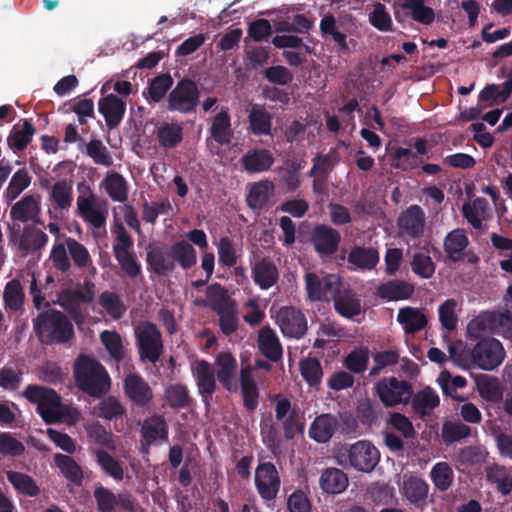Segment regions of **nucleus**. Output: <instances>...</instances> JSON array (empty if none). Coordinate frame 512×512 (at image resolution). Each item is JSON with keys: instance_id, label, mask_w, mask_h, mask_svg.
Wrapping results in <instances>:
<instances>
[{"instance_id": "f257e3e1", "label": "nucleus", "mask_w": 512, "mask_h": 512, "mask_svg": "<svg viewBox=\"0 0 512 512\" xmlns=\"http://www.w3.org/2000/svg\"><path fill=\"white\" fill-rule=\"evenodd\" d=\"M77 387L84 393L101 397L110 390L111 379L105 367L95 358L80 354L73 366Z\"/></svg>"}, {"instance_id": "f03ea898", "label": "nucleus", "mask_w": 512, "mask_h": 512, "mask_svg": "<svg viewBox=\"0 0 512 512\" xmlns=\"http://www.w3.org/2000/svg\"><path fill=\"white\" fill-rule=\"evenodd\" d=\"M33 329L43 344H64L74 336V328L67 316L59 310L48 309L33 319Z\"/></svg>"}, {"instance_id": "7ed1b4c3", "label": "nucleus", "mask_w": 512, "mask_h": 512, "mask_svg": "<svg viewBox=\"0 0 512 512\" xmlns=\"http://www.w3.org/2000/svg\"><path fill=\"white\" fill-rule=\"evenodd\" d=\"M22 395L30 403L37 405V412L46 424H54L64 418L66 407L62 405L61 396L54 389L29 384Z\"/></svg>"}, {"instance_id": "20e7f679", "label": "nucleus", "mask_w": 512, "mask_h": 512, "mask_svg": "<svg viewBox=\"0 0 512 512\" xmlns=\"http://www.w3.org/2000/svg\"><path fill=\"white\" fill-rule=\"evenodd\" d=\"M206 295L210 308L219 316L218 325L225 336L235 333L239 319L235 303L229 299L227 290L219 283L208 286Z\"/></svg>"}, {"instance_id": "39448f33", "label": "nucleus", "mask_w": 512, "mask_h": 512, "mask_svg": "<svg viewBox=\"0 0 512 512\" xmlns=\"http://www.w3.org/2000/svg\"><path fill=\"white\" fill-rule=\"evenodd\" d=\"M337 460L342 466L369 473L379 463L380 453L371 442L359 440L353 444H345L338 452Z\"/></svg>"}, {"instance_id": "423d86ee", "label": "nucleus", "mask_w": 512, "mask_h": 512, "mask_svg": "<svg viewBox=\"0 0 512 512\" xmlns=\"http://www.w3.org/2000/svg\"><path fill=\"white\" fill-rule=\"evenodd\" d=\"M134 335L140 361L156 364L164 352L162 334L157 325L142 321L135 327Z\"/></svg>"}, {"instance_id": "0eeeda50", "label": "nucleus", "mask_w": 512, "mask_h": 512, "mask_svg": "<svg viewBox=\"0 0 512 512\" xmlns=\"http://www.w3.org/2000/svg\"><path fill=\"white\" fill-rule=\"evenodd\" d=\"M374 389L385 407L407 405L413 396L412 384L394 376L382 378L374 385Z\"/></svg>"}, {"instance_id": "6e6552de", "label": "nucleus", "mask_w": 512, "mask_h": 512, "mask_svg": "<svg viewBox=\"0 0 512 512\" xmlns=\"http://www.w3.org/2000/svg\"><path fill=\"white\" fill-rule=\"evenodd\" d=\"M304 281L307 298L311 302H328L336 295L338 288L342 287L340 278L335 274L321 277L315 272H307Z\"/></svg>"}, {"instance_id": "1a4fd4ad", "label": "nucleus", "mask_w": 512, "mask_h": 512, "mask_svg": "<svg viewBox=\"0 0 512 512\" xmlns=\"http://www.w3.org/2000/svg\"><path fill=\"white\" fill-rule=\"evenodd\" d=\"M199 102V90L196 83L184 78L176 84L168 95L167 108L180 113L194 112Z\"/></svg>"}, {"instance_id": "9d476101", "label": "nucleus", "mask_w": 512, "mask_h": 512, "mask_svg": "<svg viewBox=\"0 0 512 512\" xmlns=\"http://www.w3.org/2000/svg\"><path fill=\"white\" fill-rule=\"evenodd\" d=\"M475 366L491 371L497 368L505 358V350L495 338H481L474 346Z\"/></svg>"}, {"instance_id": "9b49d317", "label": "nucleus", "mask_w": 512, "mask_h": 512, "mask_svg": "<svg viewBox=\"0 0 512 512\" xmlns=\"http://www.w3.org/2000/svg\"><path fill=\"white\" fill-rule=\"evenodd\" d=\"M275 418L282 422V429L286 440H293L297 434L304 433V424L300 421L299 412L292 407L291 401L278 395L275 404Z\"/></svg>"}, {"instance_id": "f8f14e48", "label": "nucleus", "mask_w": 512, "mask_h": 512, "mask_svg": "<svg viewBox=\"0 0 512 512\" xmlns=\"http://www.w3.org/2000/svg\"><path fill=\"white\" fill-rule=\"evenodd\" d=\"M254 481L255 487L263 500L271 501L277 497L281 486V479L273 463H259L255 470Z\"/></svg>"}, {"instance_id": "ddd939ff", "label": "nucleus", "mask_w": 512, "mask_h": 512, "mask_svg": "<svg viewBox=\"0 0 512 512\" xmlns=\"http://www.w3.org/2000/svg\"><path fill=\"white\" fill-rule=\"evenodd\" d=\"M215 374L217 380L230 393H235L239 389V381L237 380L238 363L231 352H220L215 358Z\"/></svg>"}, {"instance_id": "4468645a", "label": "nucleus", "mask_w": 512, "mask_h": 512, "mask_svg": "<svg viewBox=\"0 0 512 512\" xmlns=\"http://www.w3.org/2000/svg\"><path fill=\"white\" fill-rule=\"evenodd\" d=\"M277 322L282 333L290 338L300 339L307 332L304 313L293 306L282 307L277 314Z\"/></svg>"}, {"instance_id": "2eb2a0df", "label": "nucleus", "mask_w": 512, "mask_h": 512, "mask_svg": "<svg viewBox=\"0 0 512 512\" xmlns=\"http://www.w3.org/2000/svg\"><path fill=\"white\" fill-rule=\"evenodd\" d=\"M124 393L139 408H147L153 402V390L148 382L137 373H130L124 379Z\"/></svg>"}, {"instance_id": "dca6fc26", "label": "nucleus", "mask_w": 512, "mask_h": 512, "mask_svg": "<svg viewBox=\"0 0 512 512\" xmlns=\"http://www.w3.org/2000/svg\"><path fill=\"white\" fill-rule=\"evenodd\" d=\"M311 242L319 256L327 257L338 251L341 235L338 230L331 226L319 224L312 230Z\"/></svg>"}, {"instance_id": "f3484780", "label": "nucleus", "mask_w": 512, "mask_h": 512, "mask_svg": "<svg viewBox=\"0 0 512 512\" xmlns=\"http://www.w3.org/2000/svg\"><path fill=\"white\" fill-rule=\"evenodd\" d=\"M191 372L196 381L199 394L203 397V401L208 404L217 390V377L212 365L204 359L196 360L191 365Z\"/></svg>"}, {"instance_id": "a211bd4d", "label": "nucleus", "mask_w": 512, "mask_h": 512, "mask_svg": "<svg viewBox=\"0 0 512 512\" xmlns=\"http://www.w3.org/2000/svg\"><path fill=\"white\" fill-rule=\"evenodd\" d=\"M77 213L84 222L95 229H100L106 224L107 211L99 207L96 196L92 192L87 196L77 197Z\"/></svg>"}, {"instance_id": "6ab92c4d", "label": "nucleus", "mask_w": 512, "mask_h": 512, "mask_svg": "<svg viewBox=\"0 0 512 512\" xmlns=\"http://www.w3.org/2000/svg\"><path fill=\"white\" fill-rule=\"evenodd\" d=\"M9 242L13 244L18 243V248L21 251H38L45 247L48 242V236L41 229L33 225H27L23 228L19 239L17 237V232L11 230L9 234Z\"/></svg>"}, {"instance_id": "aec40b11", "label": "nucleus", "mask_w": 512, "mask_h": 512, "mask_svg": "<svg viewBox=\"0 0 512 512\" xmlns=\"http://www.w3.org/2000/svg\"><path fill=\"white\" fill-rule=\"evenodd\" d=\"M93 292L87 289L86 292L81 289H66L62 291L57 303L64 308L68 314L76 321L82 318L81 304H89L93 300Z\"/></svg>"}, {"instance_id": "412c9836", "label": "nucleus", "mask_w": 512, "mask_h": 512, "mask_svg": "<svg viewBox=\"0 0 512 512\" xmlns=\"http://www.w3.org/2000/svg\"><path fill=\"white\" fill-rule=\"evenodd\" d=\"M146 262L149 270L158 276L167 275L175 269L171 248L168 249L165 246H150L146 254Z\"/></svg>"}, {"instance_id": "4be33fe9", "label": "nucleus", "mask_w": 512, "mask_h": 512, "mask_svg": "<svg viewBox=\"0 0 512 512\" xmlns=\"http://www.w3.org/2000/svg\"><path fill=\"white\" fill-rule=\"evenodd\" d=\"M251 277L258 287L268 290L278 282L279 271L270 258L264 257L251 264Z\"/></svg>"}, {"instance_id": "5701e85b", "label": "nucleus", "mask_w": 512, "mask_h": 512, "mask_svg": "<svg viewBox=\"0 0 512 512\" xmlns=\"http://www.w3.org/2000/svg\"><path fill=\"white\" fill-rule=\"evenodd\" d=\"M98 110L103 115L107 127L114 129L121 123L124 117L126 102L115 94H109L100 98Z\"/></svg>"}, {"instance_id": "b1692460", "label": "nucleus", "mask_w": 512, "mask_h": 512, "mask_svg": "<svg viewBox=\"0 0 512 512\" xmlns=\"http://www.w3.org/2000/svg\"><path fill=\"white\" fill-rule=\"evenodd\" d=\"M257 347L260 353L271 362H278L283 357V348L279 337L268 325L258 331Z\"/></svg>"}, {"instance_id": "393cba45", "label": "nucleus", "mask_w": 512, "mask_h": 512, "mask_svg": "<svg viewBox=\"0 0 512 512\" xmlns=\"http://www.w3.org/2000/svg\"><path fill=\"white\" fill-rule=\"evenodd\" d=\"M398 226L408 236L416 239L424 233L425 213L418 205H411L399 217Z\"/></svg>"}, {"instance_id": "a878e982", "label": "nucleus", "mask_w": 512, "mask_h": 512, "mask_svg": "<svg viewBox=\"0 0 512 512\" xmlns=\"http://www.w3.org/2000/svg\"><path fill=\"white\" fill-rule=\"evenodd\" d=\"M468 245L469 239L466 231L462 228H456L450 231L443 241V249L448 259L453 263L464 260Z\"/></svg>"}, {"instance_id": "bb28decb", "label": "nucleus", "mask_w": 512, "mask_h": 512, "mask_svg": "<svg viewBox=\"0 0 512 512\" xmlns=\"http://www.w3.org/2000/svg\"><path fill=\"white\" fill-rule=\"evenodd\" d=\"M41 197L38 194L25 195L16 202L10 210V217L14 221L26 223L35 221L41 211Z\"/></svg>"}, {"instance_id": "cd10ccee", "label": "nucleus", "mask_w": 512, "mask_h": 512, "mask_svg": "<svg viewBox=\"0 0 512 512\" xmlns=\"http://www.w3.org/2000/svg\"><path fill=\"white\" fill-rule=\"evenodd\" d=\"M331 299L334 302L335 311L342 317L352 319L362 312L361 300L351 289L338 288V292Z\"/></svg>"}, {"instance_id": "c85d7f7f", "label": "nucleus", "mask_w": 512, "mask_h": 512, "mask_svg": "<svg viewBox=\"0 0 512 512\" xmlns=\"http://www.w3.org/2000/svg\"><path fill=\"white\" fill-rule=\"evenodd\" d=\"M239 386L245 409L250 413L254 412L259 404V389L250 365L241 368Z\"/></svg>"}, {"instance_id": "c756f323", "label": "nucleus", "mask_w": 512, "mask_h": 512, "mask_svg": "<svg viewBox=\"0 0 512 512\" xmlns=\"http://www.w3.org/2000/svg\"><path fill=\"white\" fill-rule=\"evenodd\" d=\"M141 438L145 439V445H152L157 440H168L169 428L165 417L161 414H153L146 418L140 429Z\"/></svg>"}, {"instance_id": "7c9ffc66", "label": "nucleus", "mask_w": 512, "mask_h": 512, "mask_svg": "<svg viewBox=\"0 0 512 512\" xmlns=\"http://www.w3.org/2000/svg\"><path fill=\"white\" fill-rule=\"evenodd\" d=\"M415 292L414 284L404 280H389L380 284L376 295L386 301H398L411 298Z\"/></svg>"}, {"instance_id": "2f4dec72", "label": "nucleus", "mask_w": 512, "mask_h": 512, "mask_svg": "<svg viewBox=\"0 0 512 512\" xmlns=\"http://www.w3.org/2000/svg\"><path fill=\"white\" fill-rule=\"evenodd\" d=\"M349 270H372L379 262V253L373 247L354 246L348 256Z\"/></svg>"}, {"instance_id": "473e14b6", "label": "nucleus", "mask_w": 512, "mask_h": 512, "mask_svg": "<svg viewBox=\"0 0 512 512\" xmlns=\"http://www.w3.org/2000/svg\"><path fill=\"white\" fill-rule=\"evenodd\" d=\"M274 157L270 150L254 148L249 150L241 158V164L249 173H261L268 171L274 164Z\"/></svg>"}, {"instance_id": "72a5a7b5", "label": "nucleus", "mask_w": 512, "mask_h": 512, "mask_svg": "<svg viewBox=\"0 0 512 512\" xmlns=\"http://www.w3.org/2000/svg\"><path fill=\"white\" fill-rule=\"evenodd\" d=\"M512 94V69L507 74V80L502 84V89L496 84L486 85L478 96L479 104L489 102L484 105L485 107H491L494 104H501L505 102Z\"/></svg>"}, {"instance_id": "f704fd0d", "label": "nucleus", "mask_w": 512, "mask_h": 512, "mask_svg": "<svg viewBox=\"0 0 512 512\" xmlns=\"http://www.w3.org/2000/svg\"><path fill=\"white\" fill-rule=\"evenodd\" d=\"M49 199L54 211H68L73 205V186L68 180L62 179L51 186Z\"/></svg>"}, {"instance_id": "c9c22d12", "label": "nucleus", "mask_w": 512, "mask_h": 512, "mask_svg": "<svg viewBox=\"0 0 512 512\" xmlns=\"http://www.w3.org/2000/svg\"><path fill=\"white\" fill-rule=\"evenodd\" d=\"M410 402L415 414L424 419L434 408L439 406L440 398L431 387H425L416 393L413 392Z\"/></svg>"}, {"instance_id": "e433bc0d", "label": "nucleus", "mask_w": 512, "mask_h": 512, "mask_svg": "<svg viewBox=\"0 0 512 512\" xmlns=\"http://www.w3.org/2000/svg\"><path fill=\"white\" fill-rule=\"evenodd\" d=\"M462 214L474 229L480 230L483 227V220L490 215L489 202L483 197H477L471 203H464Z\"/></svg>"}, {"instance_id": "4c0bfd02", "label": "nucleus", "mask_w": 512, "mask_h": 512, "mask_svg": "<svg viewBox=\"0 0 512 512\" xmlns=\"http://www.w3.org/2000/svg\"><path fill=\"white\" fill-rule=\"evenodd\" d=\"M319 484L327 494H340L348 487L349 480L347 474L341 469L331 467L322 472Z\"/></svg>"}, {"instance_id": "58836bf2", "label": "nucleus", "mask_w": 512, "mask_h": 512, "mask_svg": "<svg viewBox=\"0 0 512 512\" xmlns=\"http://www.w3.org/2000/svg\"><path fill=\"white\" fill-rule=\"evenodd\" d=\"M337 423L332 414H321L311 423L309 436L318 443H326L333 437Z\"/></svg>"}, {"instance_id": "ea45409f", "label": "nucleus", "mask_w": 512, "mask_h": 512, "mask_svg": "<svg viewBox=\"0 0 512 512\" xmlns=\"http://www.w3.org/2000/svg\"><path fill=\"white\" fill-rule=\"evenodd\" d=\"M211 137L220 145H228L231 142L233 132L231 129V117L228 108H222L213 118L210 127Z\"/></svg>"}, {"instance_id": "a19ab883", "label": "nucleus", "mask_w": 512, "mask_h": 512, "mask_svg": "<svg viewBox=\"0 0 512 512\" xmlns=\"http://www.w3.org/2000/svg\"><path fill=\"white\" fill-rule=\"evenodd\" d=\"M402 490L403 495L411 504L421 506L426 502L429 485L418 476H410L404 480Z\"/></svg>"}, {"instance_id": "79ce46f5", "label": "nucleus", "mask_w": 512, "mask_h": 512, "mask_svg": "<svg viewBox=\"0 0 512 512\" xmlns=\"http://www.w3.org/2000/svg\"><path fill=\"white\" fill-rule=\"evenodd\" d=\"M397 321L402 325L405 333L414 334L425 328L427 318L424 313L414 307L401 308L397 315Z\"/></svg>"}, {"instance_id": "37998d69", "label": "nucleus", "mask_w": 512, "mask_h": 512, "mask_svg": "<svg viewBox=\"0 0 512 512\" xmlns=\"http://www.w3.org/2000/svg\"><path fill=\"white\" fill-rule=\"evenodd\" d=\"M36 132L31 120L25 119L22 127L14 125L7 137L8 146L14 151L24 150L32 141L33 135Z\"/></svg>"}, {"instance_id": "c03bdc74", "label": "nucleus", "mask_w": 512, "mask_h": 512, "mask_svg": "<svg viewBox=\"0 0 512 512\" xmlns=\"http://www.w3.org/2000/svg\"><path fill=\"white\" fill-rule=\"evenodd\" d=\"M102 186L111 200L123 203L128 199V183L121 174L117 172L107 174L102 181Z\"/></svg>"}, {"instance_id": "a18cd8bd", "label": "nucleus", "mask_w": 512, "mask_h": 512, "mask_svg": "<svg viewBox=\"0 0 512 512\" xmlns=\"http://www.w3.org/2000/svg\"><path fill=\"white\" fill-rule=\"evenodd\" d=\"M449 357L453 363L463 369H470L475 366L474 347L470 348L467 343L458 340L452 342L448 347Z\"/></svg>"}, {"instance_id": "49530a36", "label": "nucleus", "mask_w": 512, "mask_h": 512, "mask_svg": "<svg viewBox=\"0 0 512 512\" xmlns=\"http://www.w3.org/2000/svg\"><path fill=\"white\" fill-rule=\"evenodd\" d=\"M437 382L445 396L451 397L458 402H464L466 400L465 396L459 395L456 392L457 388H464L467 385L465 377L460 375L452 376L449 371L444 370L439 374Z\"/></svg>"}, {"instance_id": "de8ad7c7", "label": "nucleus", "mask_w": 512, "mask_h": 512, "mask_svg": "<svg viewBox=\"0 0 512 512\" xmlns=\"http://www.w3.org/2000/svg\"><path fill=\"white\" fill-rule=\"evenodd\" d=\"M6 478L18 493L29 497H36L40 493V488L36 481L25 473L7 471Z\"/></svg>"}, {"instance_id": "09e8293b", "label": "nucleus", "mask_w": 512, "mask_h": 512, "mask_svg": "<svg viewBox=\"0 0 512 512\" xmlns=\"http://www.w3.org/2000/svg\"><path fill=\"white\" fill-rule=\"evenodd\" d=\"M164 398L168 406L172 409H185L190 407L193 403L188 388L180 383L166 387Z\"/></svg>"}, {"instance_id": "8fccbe9b", "label": "nucleus", "mask_w": 512, "mask_h": 512, "mask_svg": "<svg viewBox=\"0 0 512 512\" xmlns=\"http://www.w3.org/2000/svg\"><path fill=\"white\" fill-rule=\"evenodd\" d=\"M170 248L174 263L177 262L184 270H188L196 265L197 253L188 241H177Z\"/></svg>"}, {"instance_id": "3c124183", "label": "nucleus", "mask_w": 512, "mask_h": 512, "mask_svg": "<svg viewBox=\"0 0 512 512\" xmlns=\"http://www.w3.org/2000/svg\"><path fill=\"white\" fill-rule=\"evenodd\" d=\"M173 85V78L169 73L160 74L150 80L143 96L148 102L158 103L166 95L167 91Z\"/></svg>"}, {"instance_id": "603ef678", "label": "nucleus", "mask_w": 512, "mask_h": 512, "mask_svg": "<svg viewBox=\"0 0 512 512\" xmlns=\"http://www.w3.org/2000/svg\"><path fill=\"white\" fill-rule=\"evenodd\" d=\"M470 338L478 339L481 333L495 334V311H486L473 318L467 326Z\"/></svg>"}, {"instance_id": "864d4df0", "label": "nucleus", "mask_w": 512, "mask_h": 512, "mask_svg": "<svg viewBox=\"0 0 512 512\" xmlns=\"http://www.w3.org/2000/svg\"><path fill=\"white\" fill-rule=\"evenodd\" d=\"M156 136L161 147L172 149L182 142L183 128L177 123H164L158 128Z\"/></svg>"}, {"instance_id": "5fc2aeb1", "label": "nucleus", "mask_w": 512, "mask_h": 512, "mask_svg": "<svg viewBox=\"0 0 512 512\" xmlns=\"http://www.w3.org/2000/svg\"><path fill=\"white\" fill-rule=\"evenodd\" d=\"M54 460L66 479L75 485H82L84 478L83 471L71 456L58 453L55 455Z\"/></svg>"}, {"instance_id": "6e6d98bb", "label": "nucleus", "mask_w": 512, "mask_h": 512, "mask_svg": "<svg viewBox=\"0 0 512 512\" xmlns=\"http://www.w3.org/2000/svg\"><path fill=\"white\" fill-rule=\"evenodd\" d=\"M430 479L436 490L445 492L453 485L454 471L447 462H437L430 470Z\"/></svg>"}, {"instance_id": "4d7b16f0", "label": "nucleus", "mask_w": 512, "mask_h": 512, "mask_svg": "<svg viewBox=\"0 0 512 512\" xmlns=\"http://www.w3.org/2000/svg\"><path fill=\"white\" fill-rule=\"evenodd\" d=\"M368 20L369 23L380 32H393L395 30L388 9L381 2L373 4L372 10L368 14Z\"/></svg>"}, {"instance_id": "13d9d810", "label": "nucleus", "mask_w": 512, "mask_h": 512, "mask_svg": "<svg viewBox=\"0 0 512 512\" xmlns=\"http://www.w3.org/2000/svg\"><path fill=\"white\" fill-rule=\"evenodd\" d=\"M248 120L250 130L254 135L262 136L271 134L272 116L264 108H252Z\"/></svg>"}, {"instance_id": "bf43d9fd", "label": "nucleus", "mask_w": 512, "mask_h": 512, "mask_svg": "<svg viewBox=\"0 0 512 512\" xmlns=\"http://www.w3.org/2000/svg\"><path fill=\"white\" fill-rule=\"evenodd\" d=\"M398 7L409 10L412 19L423 25H430L435 19L434 10L425 5V0H409L407 3H399Z\"/></svg>"}, {"instance_id": "052dcab7", "label": "nucleus", "mask_w": 512, "mask_h": 512, "mask_svg": "<svg viewBox=\"0 0 512 512\" xmlns=\"http://www.w3.org/2000/svg\"><path fill=\"white\" fill-rule=\"evenodd\" d=\"M382 412L380 404L370 398L362 399L356 406V415L363 425H375Z\"/></svg>"}, {"instance_id": "680f3d73", "label": "nucleus", "mask_w": 512, "mask_h": 512, "mask_svg": "<svg viewBox=\"0 0 512 512\" xmlns=\"http://www.w3.org/2000/svg\"><path fill=\"white\" fill-rule=\"evenodd\" d=\"M3 301L5 307L11 311L16 312L22 308L24 303V292L18 279H12L7 282L4 288Z\"/></svg>"}, {"instance_id": "e2e57ef3", "label": "nucleus", "mask_w": 512, "mask_h": 512, "mask_svg": "<svg viewBox=\"0 0 512 512\" xmlns=\"http://www.w3.org/2000/svg\"><path fill=\"white\" fill-rule=\"evenodd\" d=\"M65 243L74 265L79 269H86L92 266V258L88 249L72 237H67Z\"/></svg>"}, {"instance_id": "0e129e2a", "label": "nucleus", "mask_w": 512, "mask_h": 512, "mask_svg": "<svg viewBox=\"0 0 512 512\" xmlns=\"http://www.w3.org/2000/svg\"><path fill=\"white\" fill-rule=\"evenodd\" d=\"M98 416L105 420H117L126 414L122 403L114 396L103 398L96 406Z\"/></svg>"}, {"instance_id": "69168bd1", "label": "nucleus", "mask_w": 512, "mask_h": 512, "mask_svg": "<svg viewBox=\"0 0 512 512\" xmlns=\"http://www.w3.org/2000/svg\"><path fill=\"white\" fill-rule=\"evenodd\" d=\"M32 177L29 172L23 168L17 170L5 190V197L8 202L15 200L31 184Z\"/></svg>"}, {"instance_id": "338daca9", "label": "nucleus", "mask_w": 512, "mask_h": 512, "mask_svg": "<svg viewBox=\"0 0 512 512\" xmlns=\"http://www.w3.org/2000/svg\"><path fill=\"white\" fill-rule=\"evenodd\" d=\"M100 340L111 358H113L117 363L124 360L125 351L122 338L119 333L116 331L105 330L100 334Z\"/></svg>"}, {"instance_id": "774afa93", "label": "nucleus", "mask_w": 512, "mask_h": 512, "mask_svg": "<svg viewBox=\"0 0 512 512\" xmlns=\"http://www.w3.org/2000/svg\"><path fill=\"white\" fill-rule=\"evenodd\" d=\"M479 394L487 401L497 403L503 397V390L497 378L483 375L477 382Z\"/></svg>"}]
</instances>
